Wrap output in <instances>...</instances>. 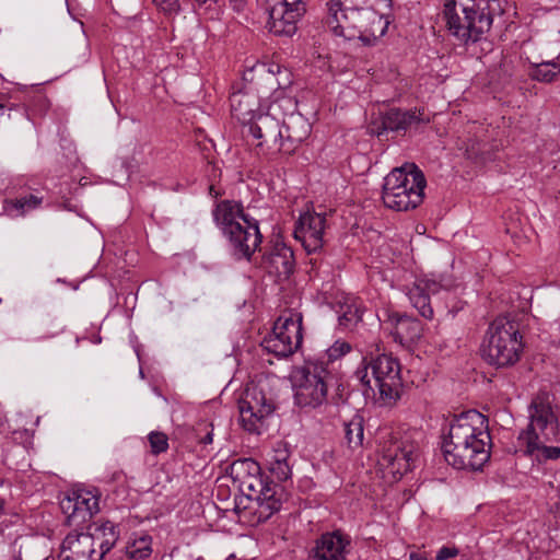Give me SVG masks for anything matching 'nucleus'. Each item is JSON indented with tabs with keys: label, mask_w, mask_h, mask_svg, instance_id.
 I'll return each mask as SVG.
<instances>
[{
	"label": "nucleus",
	"mask_w": 560,
	"mask_h": 560,
	"mask_svg": "<svg viewBox=\"0 0 560 560\" xmlns=\"http://www.w3.org/2000/svg\"><path fill=\"white\" fill-rule=\"evenodd\" d=\"M40 198L34 195H28L25 197L18 198L14 202H12V205L19 211L20 214H24L30 210L36 209L40 205Z\"/></svg>",
	"instance_id": "2f4dec72"
},
{
	"label": "nucleus",
	"mask_w": 560,
	"mask_h": 560,
	"mask_svg": "<svg viewBox=\"0 0 560 560\" xmlns=\"http://www.w3.org/2000/svg\"><path fill=\"white\" fill-rule=\"evenodd\" d=\"M332 371L323 359H308L291 375L294 405L316 409L327 402Z\"/></svg>",
	"instance_id": "6e6552de"
},
{
	"label": "nucleus",
	"mask_w": 560,
	"mask_h": 560,
	"mask_svg": "<svg viewBox=\"0 0 560 560\" xmlns=\"http://www.w3.org/2000/svg\"><path fill=\"white\" fill-rule=\"evenodd\" d=\"M429 117H423L421 113L416 110H401L398 108H390L380 116V119L373 121L370 126V131L377 137L387 132L405 133L420 124H428Z\"/></svg>",
	"instance_id": "aec40b11"
},
{
	"label": "nucleus",
	"mask_w": 560,
	"mask_h": 560,
	"mask_svg": "<svg viewBox=\"0 0 560 560\" xmlns=\"http://www.w3.org/2000/svg\"><path fill=\"white\" fill-rule=\"evenodd\" d=\"M369 9L366 0H329L327 3V13L339 14L342 11Z\"/></svg>",
	"instance_id": "c756f323"
},
{
	"label": "nucleus",
	"mask_w": 560,
	"mask_h": 560,
	"mask_svg": "<svg viewBox=\"0 0 560 560\" xmlns=\"http://www.w3.org/2000/svg\"><path fill=\"white\" fill-rule=\"evenodd\" d=\"M231 113L244 128L261 113L259 97L252 92L237 91L230 96Z\"/></svg>",
	"instance_id": "b1692460"
},
{
	"label": "nucleus",
	"mask_w": 560,
	"mask_h": 560,
	"mask_svg": "<svg viewBox=\"0 0 560 560\" xmlns=\"http://www.w3.org/2000/svg\"><path fill=\"white\" fill-rule=\"evenodd\" d=\"M338 313L339 325L343 326L345 328L352 327L362 317L361 306L354 299H348L345 305L340 306Z\"/></svg>",
	"instance_id": "cd10ccee"
},
{
	"label": "nucleus",
	"mask_w": 560,
	"mask_h": 560,
	"mask_svg": "<svg viewBox=\"0 0 560 560\" xmlns=\"http://www.w3.org/2000/svg\"><path fill=\"white\" fill-rule=\"evenodd\" d=\"M290 452L285 445L279 443L271 453L268 454L267 465L273 477L279 481H284L291 477V467L289 464Z\"/></svg>",
	"instance_id": "393cba45"
},
{
	"label": "nucleus",
	"mask_w": 560,
	"mask_h": 560,
	"mask_svg": "<svg viewBox=\"0 0 560 560\" xmlns=\"http://www.w3.org/2000/svg\"><path fill=\"white\" fill-rule=\"evenodd\" d=\"M350 351L349 343L337 340L331 347H329L324 353L315 357L314 359H323L327 362L329 369L332 371V363Z\"/></svg>",
	"instance_id": "7c9ffc66"
},
{
	"label": "nucleus",
	"mask_w": 560,
	"mask_h": 560,
	"mask_svg": "<svg viewBox=\"0 0 560 560\" xmlns=\"http://www.w3.org/2000/svg\"><path fill=\"white\" fill-rule=\"evenodd\" d=\"M4 106L0 103V109H2Z\"/></svg>",
	"instance_id": "a18cd8bd"
},
{
	"label": "nucleus",
	"mask_w": 560,
	"mask_h": 560,
	"mask_svg": "<svg viewBox=\"0 0 560 560\" xmlns=\"http://www.w3.org/2000/svg\"><path fill=\"white\" fill-rule=\"evenodd\" d=\"M345 440L351 450L362 446L364 439V420L362 416L354 415L343 423Z\"/></svg>",
	"instance_id": "a878e982"
},
{
	"label": "nucleus",
	"mask_w": 560,
	"mask_h": 560,
	"mask_svg": "<svg viewBox=\"0 0 560 560\" xmlns=\"http://www.w3.org/2000/svg\"><path fill=\"white\" fill-rule=\"evenodd\" d=\"M366 7L373 9L376 12L390 9L392 0H366Z\"/></svg>",
	"instance_id": "4c0bfd02"
},
{
	"label": "nucleus",
	"mask_w": 560,
	"mask_h": 560,
	"mask_svg": "<svg viewBox=\"0 0 560 560\" xmlns=\"http://www.w3.org/2000/svg\"><path fill=\"white\" fill-rule=\"evenodd\" d=\"M454 285V280L450 276H435L417 278L411 285L405 287L406 295L410 304L419 312V314L431 319L433 317V308L430 302V295L436 294L441 290H448Z\"/></svg>",
	"instance_id": "f3484780"
},
{
	"label": "nucleus",
	"mask_w": 560,
	"mask_h": 560,
	"mask_svg": "<svg viewBox=\"0 0 560 560\" xmlns=\"http://www.w3.org/2000/svg\"><path fill=\"white\" fill-rule=\"evenodd\" d=\"M558 74H560V63L557 60L533 63L528 69L529 78L542 83L555 81Z\"/></svg>",
	"instance_id": "bb28decb"
},
{
	"label": "nucleus",
	"mask_w": 560,
	"mask_h": 560,
	"mask_svg": "<svg viewBox=\"0 0 560 560\" xmlns=\"http://www.w3.org/2000/svg\"><path fill=\"white\" fill-rule=\"evenodd\" d=\"M212 432H208L203 438L200 439V442L203 444H210L212 443Z\"/></svg>",
	"instance_id": "ea45409f"
},
{
	"label": "nucleus",
	"mask_w": 560,
	"mask_h": 560,
	"mask_svg": "<svg viewBox=\"0 0 560 560\" xmlns=\"http://www.w3.org/2000/svg\"><path fill=\"white\" fill-rule=\"evenodd\" d=\"M261 266L270 275L289 277L294 267L292 249L277 240L262 255Z\"/></svg>",
	"instance_id": "5701e85b"
},
{
	"label": "nucleus",
	"mask_w": 560,
	"mask_h": 560,
	"mask_svg": "<svg viewBox=\"0 0 560 560\" xmlns=\"http://www.w3.org/2000/svg\"><path fill=\"white\" fill-rule=\"evenodd\" d=\"M118 538V534H110V537L101 538L100 540V550H97V556L100 560L115 546V542Z\"/></svg>",
	"instance_id": "f704fd0d"
},
{
	"label": "nucleus",
	"mask_w": 560,
	"mask_h": 560,
	"mask_svg": "<svg viewBox=\"0 0 560 560\" xmlns=\"http://www.w3.org/2000/svg\"><path fill=\"white\" fill-rule=\"evenodd\" d=\"M425 178L413 163L394 168L384 178L382 199L396 211H407L419 206L423 199Z\"/></svg>",
	"instance_id": "1a4fd4ad"
},
{
	"label": "nucleus",
	"mask_w": 560,
	"mask_h": 560,
	"mask_svg": "<svg viewBox=\"0 0 560 560\" xmlns=\"http://www.w3.org/2000/svg\"><path fill=\"white\" fill-rule=\"evenodd\" d=\"M523 348L518 323L509 316H499L489 325L481 351L489 364L505 368L520 360Z\"/></svg>",
	"instance_id": "0eeeda50"
},
{
	"label": "nucleus",
	"mask_w": 560,
	"mask_h": 560,
	"mask_svg": "<svg viewBox=\"0 0 560 560\" xmlns=\"http://www.w3.org/2000/svg\"><path fill=\"white\" fill-rule=\"evenodd\" d=\"M139 374H140V377H142V378L144 377L142 369H140Z\"/></svg>",
	"instance_id": "c03bdc74"
},
{
	"label": "nucleus",
	"mask_w": 560,
	"mask_h": 560,
	"mask_svg": "<svg viewBox=\"0 0 560 560\" xmlns=\"http://www.w3.org/2000/svg\"><path fill=\"white\" fill-rule=\"evenodd\" d=\"M380 453V465L398 480L416 466L420 446L410 434H392L382 442Z\"/></svg>",
	"instance_id": "f8f14e48"
},
{
	"label": "nucleus",
	"mask_w": 560,
	"mask_h": 560,
	"mask_svg": "<svg viewBox=\"0 0 560 560\" xmlns=\"http://www.w3.org/2000/svg\"><path fill=\"white\" fill-rule=\"evenodd\" d=\"M302 314L287 311L276 320L272 332L265 337L262 348L276 357L293 354L302 343Z\"/></svg>",
	"instance_id": "ddd939ff"
},
{
	"label": "nucleus",
	"mask_w": 560,
	"mask_h": 560,
	"mask_svg": "<svg viewBox=\"0 0 560 560\" xmlns=\"http://www.w3.org/2000/svg\"><path fill=\"white\" fill-rule=\"evenodd\" d=\"M152 539L150 536H141L128 544L126 547V555L131 560H144L152 553L151 548Z\"/></svg>",
	"instance_id": "c85d7f7f"
},
{
	"label": "nucleus",
	"mask_w": 560,
	"mask_h": 560,
	"mask_svg": "<svg viewBox=\"0 0 560 560\" xmlns=\"http://www.w3.org/2000/svg\"><path fill=\"white\" fill-rule=\"evenodd\" d=\"M238 409L243 428L259 434L265 419L273 412L275 404L264 383H250L240 398Z\"/></svg>",
	"instance_id": "4468645a"
},
{
	"label": "nucleus",
	"mask_w": 560,
	"mask_h": 560,
	"mask_svg": "<svg viewBox=\"0 0 560 560\" xmlns=\"http://www.w3.org/2000/svg\"><path fill=\"white\" fill-rule=\"evenodd\" d=\"M156 8L165 13H174L179 10V0H153Z\"/></svg>",
	"instance_id": "c9c22d12"
},
{
	"label": "nucleus",
	"mask_w": 560,
	"mask_h": 560,
	"mask_svg": "<svg viewBox=\"0 0 560 560\" xmlns=\"http://www.w3.org/2000/svg\"><path fill=\"white\" fill-rule=\"evenodd\" d=\"M326 215V213L306 211L295 223L294 237L301 242L308 254L316 253L324 246V234L327 228Z\"/></svg>",
	"instance_id": "6ab92c4d"
},
{
	"label": "nucleus",
	"mask_w": 560,
	"mask_h": 560,
	"mask_svg": "<svg viewBox=\"0 0 560 560\" xmlns=\"http://www.w3.org/2000/svg\"><path fill=\"white\" fill-rule=\"evenodd\" d=\"M490 448L488 419L482 413L468 410L450 421L442 443L448 465L456 469L479 470L489 460Z\"/></svg>",
	"instance_id": "f03ea898"
},
{
	"label": "nucleus",
	"mask_w": 560,
	"mask_h": 560,
	"mask_svg": "<svg viewBox=\"0 0 560 560\" xmlns=\"http://www.w3.org/2000/svg\"><path fill=\"white\" fill-rule=\"evenodd\" d=\"M69 526L83 528L100 510L98 495L84 488L73 489L60 502Z\"/></svg>",
	"instance_id": "dca6fc26"
},
{
	"label": "nucleus",
	"mask_w": 560,
	"mask_h": 560,
	"mask_svg": "<svg viewBox=\"0 0 560 560\" xmlns=\"http://www.w3.org/2000/svg\"><path fill=\"white\" fill-rule=\"evenodd\" d=\"M3 506H4L3 501L0 500V516L3 513Z\"/></svg>",
	"instance_id": "37998d69"
},
{
	"label": "nucleus",
	"mask_w": 560,
	"mask_h": 560,
	"mask_svg": "<svg viewBox=\"0 0 560 560\" xmlns=\"http://www.w3.org/2000/svg\"><path fill=\"white\" fill-rule=\"evenodd\" d=\"M213 218L228 238L233 256L249 260L262 241L258 221L245 214L242 205L234 200L220 201Z\"/></svg>",
	"instance_id": "39448f33"
},
{
	"label": "nucleus",
	"mask_w": 560,
	"mask_h": 560,
	"mask_svg": "<svg viewBox=\"0 0 560 560\" xmlns=\"http://www.w3.org/2000/svg\"><path fill=\"white\" fill-rule=\"evenodd\" d=\"M232 470L236 471L237 476L240 470L247 472V476H244L241 481L242 491L249 499L258 502L259 518H269L281 509V487L273 482L265 481L261 477L257 476L260 467L255 460L250 458L237 460L232 465Z\"/></svg>",
	"instance_id": "9d476101"
},
{
	"label": "nucleus",
	"mask_w": 560,
	"mask_h": 560,
	"mask_svg": "<svg viewBox=\"0 0 560 560\" xmlns=\"http://www.w3.org/2000/svg\"><path fill=\"white\" fill-rule=\"evenodd\" d=\"M459 550L455 546H443L436 552V560H448L458 556Z\"/></svg>",
	"instance_id": "e433bc0d"
},
{
	"label": "nucleus",
	"mask_w": 560,
	"mask_h": 560,
	"mask_svg": "<svg viewBox=\"0 0 560 560\" xmlns=\"http://www.w3.org/2000/svg\"><path fill=\"white\" fill-rule=\"evenodd\" d=\"M502 13L500 0H445L443 8L447 31L464 45L483 39Z\"/></svg>",
	"instance_id": "20e7f679"
},
{
	"label": "nucleus",
	"mask_w": 560,
	"mask_h": 560,
	"mask_svg": "<svg viewBox=\"0 0 560 560\" xmlns=\"http://www.w3.org/2000/svg\"><path fill=\"white\" fill-rule=\"evenodd\" d=\"M59 560H100L95 549V537L89 533H69L63 539Z\"/></svg>",
	"instance_id": "4be33fe9"
},
{
	"label": "nucleus",
	"mask_w": 560,
	"mask_h": 560,
	"mask_svg": "<svg viewBox=\"0 0 560 560\" xmlns=\"http://www.w3.org/2000/svg\"><path fill=\"white\" fill-rule=\"evenodd\" d=\"M388 24L385 14L373 9L327 13L324 20L325 28L334 36L346 40L358 38L366 45L384 36Z\"/></svg>",
	"instance_id": "423d86ee"
},
{
	"label": "nucleus",
	"mask_w": 560,
	"mask_h": 560,
	"mask_svg": "<svg viewBox=\"0 0 560 560\" xmlns=\"http://www.w3.org/2000/svg\"><path fill=\"white\" fill-rule=\"evenodd\" d=\"M351 538L340 530L322 534L314 542L310 555L315 560H347Z\"/></svg>",
	"instance_id": "412c9836"
},
{
	"label": "nucleus",
	"mask_w": 560,
	"mask_h": 560,
	"mask_svg": "<svg viewBox=\"0 0 560 560\" xmlns=\"http://www.w3.org/2000/svg\"><path fill=\"white\" fill-rule=\"evenodd\" d=\"M118 534L116 526L113 522L106 521L95 528V534H92L96 539L110 537V534Z\"/></svg>",
	"instance_id": "72a5a7b5"
},
{
	"label": "nucleus",
	"mask_w": 560,
	"mask_h": 560,
	"mask_svg": "<svg viewBox=\"0 0 560 560\" xmlns=\"http://www.w3.org/2000/svg\"><path fill=\"white\" fill-rule=\"evenodd\" d=\"M409 559L410 560H427L421 555L416 553V552H411L410 556H409Z\"/></svg>",
	"instance_id": "79ce46f5"
},
{
	"label": "nucleus",
	"mask_w": 560,
	"mask_h": 560,
	"mask_svg": "<svg viewBox=\"0 0 560 560\" xmlns=\"http://www.w3.org/2000/svg\"><path fill=\"white\" fill-rule=\"evenodd\" d=\"M529 423L518 435L524 453L539 463L560 457V446L548 445L560 436V408L548 393H538L529 405Z\"/></svg>",
	"instance_id": "7ed1b4c3"
},
{
	"label": "nucleus",
	"mask_w": 560,
	"mask_h": 560,
	"mask_svg": "<svg viewBox=\"0 0 560 560\" xmlns=\"http://www.w3.org/2000/svg\"><path fill=\"white\" fill-rule=\"evenodd\" d=\"M362 370L357 371V377L371 390H378L380 397L386 401L399 398L401 387L400 365L396 359L387 354H380L375 359H363Z\"/></svg>",
	"instance_id": "9b49d317"
},
{
	"label": "nucleus",
	"mask_w": 560,
	"mask_h": 560,
	"mask_svg": "<svg viewBox=\"0 0 560 560\" xmlns=\"http://www.w3.org/2000/svg\"><path fill=\"white\" fill-rule=\"evenodd\" d=\"M376 316L381 327L393 336L394 340L404 347H410L422 336V323L416 318L384 307L377 311Z\"/></svg>",
	"instance_id": "a211bd4d"
},
{
	"label": "nucleus",
	"mask_w": 560,
	"mask_h": 560,
	"mask_svg": "<svg viewBox=\"0 0 560 560\" xmlns=\"http://www.w3.org/2000/svg\"><path fill=\"white\" fill-rule=\"evenodd\" d=\"M151 451L154 454H160L168 448V439L162 432H151L148 436Z\"/></svg>",
	"instance_id": "473e14b6"
},
{
	"label": "nucleus",
	"mask_w": 560,
	"mask_h": 560,
	"mask_svg": "<svg viewBox=\"0 0 560 560\" xmlns=\"http://www.w3.org/2000/svg\"><path fill=\"white\" fill-rule=\"evenodd\" d=\"M247 0H229L231 8L236 12L244 11Z\"/></svg>",
	"instance_id": "58836bf2"
},
{
	"label": "nucleus",
	"mask_w": 560,
	"mask_h": 560,
	"mask_svg": "<svg viewBox=\"0 0 560 560\" xmlns=\"http://www.w3.org/2000/svg\"><path fill=\"white\" fill-rule=\"evenodd\" d=\"M262 2L269 13L267 27L277 36H293L298 22L306 12L304 0H257Z\"/></svg>",
	"instance_id": "2eb2a0df"
},
{
	"label": "nucleus",
	"mask_w": 560,
	"mask_h": 560,
	"mask_svg": "<svg viewBox=\"0 0 560 560\" xmlns=\"http://www.w3.org/2000/svg\"><path fill=\"white\" fill-rule=\"evenodd\" d=\"M245 128L256 153L266 156L278 152L292 154L312 130L308 120L296 113V102L290 96H277Z\"/></svg>",
	"instance_id": "f257e3e1"
},
{
	"label": "nucleus",
	"mask_w": 560,
	"mask_h": 560,
	"mask_svg": "<svg viewBox=\"0 0 560 560\" xmlns=\"http://www.w3.org/2000/svg\"><path fill=\"white\" fill-rule=\"evenodd\" d=\"M192 2H195L198 7H201V5H205V4H210L211 2H215L217 0H191Z\"/></svg>",
	"instance_id": "a19ab883"
}]
</instances>
